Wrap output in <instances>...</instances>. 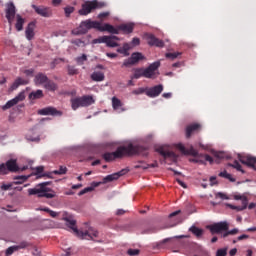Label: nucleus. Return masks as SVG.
Listing matches in <instances>:
<instances>
[{
    "label": "nucleus",
    "mask_w": 256,
    "mask_h": 256,
    "mask_svg": "<svg viewBox=\"0 0 256 256\" xmlns=\"http://www.w3.org/2000/svg\"><path fill=\"white\" fill-rule=\"evenodd\" d=\"M6 166L8 168V171H12V172L26 171V169H29V166H23V167L17 166V160H15V159L8 160L6 162Z\"/></svg>",
    "instance_id": "dca6fc26"
},
{
    "label": "nucleus",
    "mask_w": 256,
    "mask_h": 256,
    "mask_svg": "<svg viewBox=\"0 0 256 256\" xmlns=\"http://www.w3.org/2000/svg\"><path fill=\"white\" fill-rule=\"evenodd\" d=\"M109 12H102L98 15V19H105V17H109Z\"/></svg>",
    "instance_id": "bf43d9fd"
},
{
    "label": "nucleus",
    "mask_w": 256,
    "mask_h": 256,
    "mask_svg": "<svg viewBox=\"0 0 256 256\" xmlns=\"http://www.w3.org/2000/svg\"><path fill=\"white\" fill-rule=\"evenodd\" d=\"M26 138L28 141H39V136L32 137L31 135H27Z\"/></svg>",
    "instance_id": "0e129e2a"
},
{
    "label": "nucleus",
    "mask_w": 256,
    "mask_h": 256,
    "mask_svg": "<svg viewBox=\"0 0 256 256\" xmlns=\"http://www.w3.org/2000/svg\"><path fill=\"white\" fill-rule=\"evenodd\" d=\"M23 25H25V19L21 17V15L16 16V30L17 31H23Z\"/></svg>",
    "instance_id": "2f4dec72"
},
{
    "label": "nucleus",
    "mask_w": 256,
    "mask_h": 256,
    "mask_svg": "<svg viewBox=\"0 0 256 256\" xmlns=\"http://www.w3.org/2000/svg\"><path fill=\"white\" fill-rule=\"evenodd\" d=\"M84 25L86 26V29H97L98 31H107V33H112L113 35H119V32L117 29H115V26L111 24H101L97 21H92L91 19L85 20Z\"/></svg>",
    "instance_id": "39448f33"
},
{
    "label": "nucleus",
    "mask_w": 256,
    "mask_h": 256,
    "mask_svg": "<svg viewBox=\"0 0 256 256\" xmlns=\"http://www.w3.org/2000/svg\"><path fill=\"white\" fill-rule=\"evenodd\" d=\"M143 59H145V56H143L142 53L140 52H135L131 55L130 58L126 59L123 62V67H131V65H136L137 62L139 61H143Z\"/></svg>",
    "instance_id": "9b49d317"
},
{
    "label": "nucleus",
    "mask_w": 256,
    "mask_h": 256,
    "mask_svg": "<svg viewBox=\"0 0 256 256\" xmlns=\"http://www.w3.org/2000/svg\"><path fill=\"white\" fill-rule=\"evenodd\" d=\"M99 7H103V4L97 2V0L88 1L82 4V8L78 11L79 15H89L94 9H99Z\"/></svg>",
    "instance_id": "423d86ee"
},
{
    "label": "nucleus",
    "mask_w": 256,
    "mask_h": 256,
    "mask_svg": "<svg viewBox=\"0 0 256 256\" xmlns=\"http://www.w3.org/2000/svg\"><path fill=\"white\" fill-rule=\"evenodd\" d=\"M17 249H19V246H11L6 250V255H13V253H15V251H17Z\"/></svg>",
    "instance_id": "de8ad7c7"
},
{
    "label": "nucleus",
    "mask_w": 256,
    "mask_h": 256,
    "mask_svg": "<svg viewBox=\"0 0 256 256\" xmlns=\"http://www.w3.org/2000/svg\"><path fill=\"white\" fill-rule=\"evenodd\" d=\"M159 67H161V62H153L149 67L144 69V77L146 79H155L159 75Z\"/></svg>",
    "instance_id": "6e6552de"
},
{
    "label": "nucleus",
    "mask_w": 256,
    "mask_h": 256,
    "mask_svg": "<svg viewBox=\"0 0 256 256\" xmlns=\"http://www.w3.org/2000/svg\"><path fill=\"white\" fill-rule=\"evenodd\" d=\"M32 8L37 13V15H40L41 17H51L53 15V10H51L49 7L37 6L33 4Z\"/></svg>",
    "instance_id": "f8f14e48"
},
{
    "label": "nucleus",
    "mask_w": 256,
    "mask_h": 256,
    "mask_svg": "<svg viewBox=\"0 0 256 256\" xmlns=\"http://www.w3.org/2000/svg\"><path fill=\"white\" fill-rule=\"evenodd\" d=\"M43 97V90H36L29 94L30 99H41Z\"/></svg>",
    "instance_id": "72a5a7b5"
},
{
    "label": "nucleus",
    "mask_w": 256,
    "mask_h": 256,
    "mask_svg": "<svg viewBox=\"0 0 256 256\" xmlns=\"http://www.w3.org/2000/svg\"><path fill=\"white\" fill-rule=\"evenodd\" d=\"M64 221H66V225L72 229L74 235L78 237V239H86L87 241H95L97 237H99V232L89 226L87 223L84 224V226L80 229H77V221H75L73 218L69 217H64Z\"/></svg>",
    "instance_id": "f03ea898"
},
{
    "label": "nucleus",
    "mask_w": 256,
    "mask_h": 256,
    "mask_svg": "<svg viewBox=\"0 0 256 256\" xmlns=\"http://www.w3.org/2000/svg\"><path fill=\"white\" fill-rule=\"evenodd\" d=\"M141 77H145V69L138 68L134 71L132 79H141Z\"/></svg>",
    "instance_id": "473e14b6"
},
{
    "label": "nucleus",
    "mask_w": 256,
    "mask_h": 256,
    "mask_svg": "<svg viewBox=\"0 0 256 256\" xmlns=\"http://www.w3.org/2000/svg\"><path fill=\"white\" fill-rule=\"evenodd\" d=\"M9 173V169L7 168V164L2 163L0 164V174L1 175H7Z\"/></svg>",
    "instance_id": "37998d69"
},
{
    "label": "nucleus",
    "mask_w": 256,
    "mask_h": 256,
    "mask_svg": "<svg viewBox=\"0 0 256 256\" xmlns=\"http://www.w3.org/2000/svg\"><path fill=\"white\" fill-rule=\"evenodd\" d=\"M34 83L36 85H45L47 83V77L44 74H37Z\"/></svg>",
    "instance_id": "7c9ffc66"
},
{
    "label": "nucleus",
    "mask_w": 256,
    "mask_h": 256,
    "mask_svg": "<svg viewBox=\"0 0 256 256\" xmlns=\"http://www.w3.org/2000/svg\"><path fill=\"white\" fill-rule=\"evenodd\" d=\"M112 107L116 113H123V111H126L123 107V102H121L117 97L112 98Z\"/></svg>",
    "instance_id": "aec40b11"
},
{
    "label": "nucleus",
    "mask_w": 256,
    "mask_h": 256,
    "mask_svg": "<svg viewBox=\"0 0 256 256\" xmlns=\"http://www.w3.org/2000/svg\"><path fill=\"white\" fill-rule=\"evenodd\" d=\"M6 19L10 25L13 23V19H15V4L12 2L8 3L6 6Z\"/></svg>",
    "instance_id": "a211bd4d"
},
{
    "label": "nucleus",
    "mask_w": 256,
    "mask_h": 256,
    "mask_svg": "<svg viewBox=\"0 0 256 256\" xmlns=\"http://www.w3.org/2000/svg\"><path fill=\"white\" fill-rule=\"evenodd\" d=\"M139 253H140L139 249L130 248L127 250V255H129V256H137V255H139Z\"/></svg>",
    "instance_id": "a18cd8bd"
},
{
    "label": "nucleus",
    "mask_w": 256,
    "mask_h": 256,
    "mask_svg": "<svg viewBox=\"0 0 256 256\" xmlns=\"http://www.w3.org/2000/svg\"><path fill=\"white\" fill-rule=\"evenodd\" d=\"M72 43H73L74 45H77L78 47H80L81 44H83V41H81V40L78 39V40H73Z\"/></svg>",
    "instance_id": "774afa93"
},
{
    "label": "nucleus",
    "mask_w": 256,
    "mask_h": 256,
    "mask_svg": "<svg viewBox=\"0 0 256 256\" xmlns=\"http://www.w3.org/2000/svg\"><path fill=\"white\" fill-rule=\"evenodd\" d=\"M53 175H66L67 174V168L65 166H60L59 170L52 171Z\"/></svg>",
    "instance_id": "a19ab883"
},
{
    "label": "nucleus",
    "mask_w": 256,
    "mask_h": 256,
    "mask_svg": "<svg viewBox=\"0 0 256 256\" xmlns=\"http://www.w3.org/2000/svg\"><path fill=\"white\" fill-rule=\"evenodd\" d=\"M82 107H89L90 105H93L95 103V98L90 95L82 96Z\"/></svg>",
    "instance_id": "c85d7f7f"
},
{
    "label": "nucleus",
    "mask_w": 256,
    "mask_h": 256,
    "mask_svg": "<svg viewBox=\"0 0 256 256\" xmlns=\"http://www.w3.org/2000/svg\"><path fill=\"white\" fill-rule=\"evenodd\" d=\"M216 256H225V249L218 250Z\"/></svg>",
    "instance_id": "338daca9"
},
{
    "label": "nucleus",
    "mask_w": 256,
    "mask_h": 256,
    "mask_svg": "<svg viewBox=\"0 0 256 256\" xmlns=\"http://www.w3.org/2000/svg\"><path fill=\"white\" fill-rule=\"evenodd\" d=\"M39 115H53V116H61L63 113L61 111L56 110L53 107H46L43 109H40L38 111Z\"/></svg>",
    "instance_id": "6ab92c4d"
},
{
    "label": "nucleus",
    "mask_w": 256,
    "mask_h": 256,
    "mask_svg": "<svg viewBox=\"0 0 256 256\" xmlns=\"http://www.w3.org/2000/svg\"><path fill=\"white\" fill-rule=\"evenodd\" d=\"M189 231H191V233L196 237H201V235H203V230L195 226L190 227Z\"/></svg>",
    "instance_id": "ea45409f"
},
{
    "label": "nucleus",
    "mask_w": 256,
    "mask_h": 256,
    "mask_svg": "<svg viewBox=\"0 0 256 256\" xmlns=\"http://www.w3.org/2000/svg\"><path fill=\"white\" fill-rule=\"evenodd\" d=\"M207 229L215 235V233H223L225 231V222H218L207 226Z\"/></svg>",
    "instance_id": "f3484780"
},
{
    "label": "nucleus",
    "mask_w": 256,
    "mask_h": 256,
    "mask_svg": "<svg viewBox=\"0 0 256 256\" xmlns=\"http://www.w3.org/2000/svg\"><path fill=\"white\" fill-rule=\"evenodd\" d=\"M71 105H72L73 111H77V109H79V107H83V100H82V98L81 97H77V98L71 99Z\"/></svg>",
    "instance_id": "c756f323"
},
{
    "label": "nucleus",
    "mask_w": 256,
    "mask_h": 256,
    "mask_svg": "<svg viewBox=\"0 0 256 256\" xmlns=\"http://www.w3.org/2000/svg\"><path fill=\"white\" fill-rule=\"evenodd\" d=\"M12 185L11 184H2L1 189L2 191H9L11 189Z\"/></svg>",
    "instance_id": "052dcab7"
},
{
    "label": "nucleus",
    "mask_w": 256,
    "mask_h": 256,
    "mask_svg": "<svg viewBox=\"0 0 256 256\" xmlns=\"http://www.w3.org/2000/svg\"><path fill=\"white\" fill-rule=\"evenodd\" d=\"M161 93H163V85L162 84H159L154 87L146 89L147 97H151V98L159 97V95H161Z\"/></svg>",
    "instance_id": "4468645a"
},
{
    "label": "nucleus",
    "mask_w": 256,
    "mask_h": 256,
    "mask_svg": "<svg viewBox=\"0 0 256 256\" xmlns=\"http://www.w3.org/2000/svg\"><path fill=\"white\" fill-rule=\"evenodd\" d=\"M156 151L162 155L165 161H170V163H177V154L169 150L167 146H160L156 149Z\"/></svg>",
    "instance_id": "0eeeda50"
},
{
    "label": "nucleus",
    "mask_w": 256,
    "mask_h": 256,
    "mask_svg": "<svg viewBox=\"0 0 256 256\" xmlns=\"http://www.w3.org/2000/svg\"><path fill=\"white\" fill-rule=\"evenodd\" d=\"M21 101H25V92H20L16 97L7 101L6 104L2 106V111H7V109H11V107H15V105L21 103Z\"/></svg>",
    "instance_id": "9d476101"
},
{
    "label": "nucleus",
    "mask_w": 256,
    "mask_h": 256,
    "mask_svg": "<svg viewBox=\"0 0 256 256\" xmlns=\"http://www.w3.org/2000/svg\"><path fill=\"white\" fill-rule=\"evenodd\" d=\"M225 179H229V181H231L232 183H235V178H233V176H231V174L229 173H225Z\"/></svg>",
    "instance_id": "e2e57ef3"
},
{
    "label": "nucleus",
    "mask_w": 256,
    "mask_h": 256,
    "mask_svg": "<svg viewBox=\"0 0 256 256\" xmlns=\"http://www.w3.org/2000/svg\"><path fill=\"white\" fill-rule=\"evenodd\" d=\"M92 81H96L97 83L101 81H105V73L101 71H95L91 74Z\"/></svg>",
    "instance_id": "cd10ccee"
},
{
    "label": "nucleus",
    "mask_w": 256,
    "mask_h": 256,
    "mask_svg": "<svg viewBox=\"0 0 256 256\" xmlns=\"http://www.w3.org/2000/svg\"><path fill=\"white\" fill-rule=\"evenodd\" d=\"M144 37H145L148 45H150V47H164V45H165L162 40H159L153 34H145Z\"/></svg>",
    "instance_id": "ddd939ff"
},
{
    "label": "nucleus",
    "mask_w": 256,
    "mask_h": 256,
    "mask_svg": "<svg viewBox=\"0 0 256 256\" xmlns=\"http://www.w3.org/2000/svg\"><path fill=\"white\" fill-rule=\"evenodd\" d=\"M36 211H45L46 213H49V215L53 218L57 217V215H59V213L47 208V207H40V208H37Z\"/></svg>",
    "instance_id": "58836bf2"
},
{
    "label": "nucleus",
    "mask_w": 256,
    "mask_h": 256,
    "mask_svg": "<svg viewBox=\"0 0 256 256\" xmlns=\"http://www.w3.org/2000/svg\"><path fill=\"white\" fill-rule=\"evenodd\" d=\"M231 167H233L234 169H236L237 171H241L242 173H245V170H243L241 164L239 163V161H234L233 164H231Z\"/></svg>",
    "instance_id": "79ce46f5"
},
{
    "label": "nucleus",
    "mask_w": 256,
    "mask_h": 256,
    "mask_svg": "<svg viewBox=\"0 0 256 256\" xmlns=\"http://www.w3.org/2000/svg\"><path fill=\"white\" fill-rule=\"evenodd\" d=\"M85 61H87V55H85V54L76 58V63L78 65H83V63H85Z\"/></svg>",
    "instance_id": "c03bdc74"
},
{
    "label": "nucleus",
    "mask_w": 256,
    "mask_h": 256,
    "mask_svg": "<svg viewBox=\"0 0 256 256\" xmlns=\"http://www.w3.org/2000/svg\"><path fill=\"white\" fill-rule=\"evenodd\" d=\"M24 75H26L27 77H33V69L25 70Z\"/></svg>",
    "instance_id": "680f3d73"
},
{
    "label": "nucleus",
    "mask_w": 256,
    "mask_h": 256,
    "mask_svg": "<svg viewBox=\"0 0 256 256\" xmlns=\"http://www.w3.org/2000/svg\"><path fill=\"white\" fill-rule=\"evenodd\" d=\"M77 73H78V71L75 67H73V66L68 67V74L69 75H77Z\"/></svg>",
    "instance_id": "603ef678"
},
{
    "label": "nucleus",
    "mask_w": 256,
    "mask_h": 256,
    "mask_svg": "<svg viewBox=\"0 0 256 256\" xmlns=\"http://www.w3.org/2000/svg\"><path fill=\"white\" fill-rule=\"evenodd\" d=\"M49 182L38 184L35 188L28 189V195H37L38 197H46V199H53L55 193L51 188L47 187Z\"/></svg>",
    "instance_id": "20e7f679"
},
{
    "label": "nucleus",
    "mask_w": 256,
    "mask_h": 256,
    "mask_svg": "<svg viewBox=\"0 0 256 256\" xmlns=\"http://www.w3.org/2000/svg\"><path fill=\"white\" fill-rule=\"evenodd\" d=\"M134 27H135V24L127 23V24H121L118 27H114V28L117 29L118 34H119V31H123V33L129 34V33H133Z\"/></svg>",
    "instance_id": "412c9836"
},
{
    "label": "nucleus",
    "mask_w": 256,
    "mask_h": 256,
    "mask_svg": "<svg viewBox=\"0 0 256 256\" xmlns=\"http://www.w3.org/2000/svg\"><path fill=\"white\" fill-rule=\"evenodd\" d=\"M119 37L117 36H106L105 42L107 47H119Z\"/></svg>",
    "instance_id": "5701e85b"
},
{
    "label": "nucleus",
    "mask_w": 256,
    "mask_h": 256,
    "mask_svg": "<svg viewBox=\"0 0 256 256\" xmlns=\"http://www.w3.org/2000/svg\"><path fill=\"white\" fill-rule=\"evenodd\" d=\"M146 149L143 146H135L128 144L127 146H120L115 152H106L103 155V159L106 161H115V159H121L123 157H131V155H147Z\"/></svg>",
    "instance_id": "f257e3e1"
},
{
    "label": "nucleus",
    "mask_w": 256,
    "mask_h": 256,
    "mask_svg": "<svg viewBox=\"0 0 256 256\" xmlns=\"http://www.w3.org/2000/svg\"><path fill=\"white\" fill-rule=\"evenodd\" d=\"M127 172V169H123L117 173L107 175L106 177L103 178L102 183H111V181H117L119 177H123V175H126Z\"/></svg>",
    "instance_id": "2eb2a0df"
},
{
    "label": "nucleus",
    "mask_w": 256,
    "mask_h": 256,
    "mask_svg": "<svg viewBox=\"0 0 256 256\" xmlns=\"http://www.w3.org/2000/svg\"><path fill=\"white\" fill-rule=\"evenodd\" d=\"M123 50L125 51V55L127 56V55H129V49H131V45H129V44H124L123 45Z\"/></svg>",
    "instance_id": "5fc2aeb1"
},
{
    "label": "nucleus",
    "mask_w": 256,
    "mask_h": 256,
    "mask_svg": "<svg viewBox=\"0 0 256 256\" xmlns=\"http://www.w3.org/2000/svg\"><path fill=\"white\" fill-rule=\"evenodd\" d=\"M199 129H201V125L197 124V123L187 126L186 127V137L187 138L191 137L192 133H195V131H199Z\"/></svg>",
    "instance_id": "a878e982"
},
{
    "label": "nucleus",
    "mask_w": 256,
    "mask_h": 256,
    "mask_svg": "<svg viewBox=\"0 0 256 256\" xmlns=\"http://www.w3.org/2000/svg\"><path fill=\"white\" fill-rule=\"evenodd\" d=\"M181 55L179 52H174V53H166L167 59H177Z\"/></svg>",
    "instance_id": "09e8293b"
},
{
    "label": "nucleus",
    "mask_w": 256,
    "mask_h": 256,
    "mask_svg": "<svg viewBox=\"0 0 256 256\" xmlns=\"http://www.w3.org/2000/svg\"><path fill=\"white\" fill-rule=\"evenodd\" d=\"M214 157H216V159H223V152H215V151H212Z\"/></svg>",
    "instance_id": "864d4df0"
},
{
    "label": "nucleus",
    "mask_w": 256,
    "mask_h": 256,
    "mask_svg": "<svg viewBox=\"0 0 256 256\" xmlns=\"http://www.w3.org/2000/svg\"><path fill=\"white\" fill-rule=\"evenodd\" d=\"M177 149L183 153V155H192V157H195L192 159L194 163H205V161H208V163L213 164V158L207 154H199L193 146H190L189 149L185 148V146L181 143L176 145Z\"/></svg>",
    "instance_id": "7ed1b4c3"
},
{
    "label": "nucleus",
    "mask_w": 256,
    "mask_h": 256,
    "mask_svg": "<svg viewBox=\"0 0 256 256\" xmlns=\"http://www.w3.org/2000/svg\"><path fill=\"white\" fill-rule=\"evenodd\" d=\"M66 17H69L73 11H75V8L72 6H68L64 9Z\"/></svg>",
    "instance_id": "3c124183"
},
{
    "label": "nucleus",
    "mask_w": 256,
    "mask_h": 256,
    "mask_svg": "<svg viewBox=\"0 0 256 256\" xmlns=\"http://www.w3.org/2000/svg\"><path fill=\"white\" fill-rule=\"evenodd\" d=\"M29 83V81L18 77L13 84L10 86V91H15L20 85H27Z\"/></svg>",
    "instance_id": "393cba45"
},
{
    "label": "nucleus",
    "mask_w": 256,
    "mask_h": 256,
    "mask_svg": "<svg viewBox=\"0 0 256 256\" xmlns=\"http://www.w3.org/2000/svg\"><path fill=\"white\" fill-rule=\"evenodd\" d=\"M133 95H142V93H147V89L145 88H138L132 91Z\"/></svg>",
    "instance_id": "8fccbe9b"
},
{
    "label": "nucleus",
    "mask_w": 256,
    "mask_h": 256,
    "mask_svg": "<svg viewBox=\"0 0 256 256\" xmlns=\"http://www.w3.org/2000/svg\"><path fill=\"white\" fill-rule=\"evenodd\" d=\"M239 233V229L234 228L232 230H229V224L225 223V237L228 235H237Z\"/></svg>",
    "instance_id": "f704fd0d"
},
{
    "label": "nucleus",
    "mask_w": 256,
    "mask_h": 256,
    "mask_svg": "<svg viewBox=\"0 0 256 256\" xmlns=\"http://www.w3.org/2000/svg\"><path fill=\"white\" fill-rule=\"evenodd\" d=\"M89 31L87 29V26L85 25V22L82 21L78 28L72 30V35H85Z\"/></svg>",
    "instance_id": "b1692460"
},
{
    "label": "nucleus",
    "mask_w": 256,
    "mask_h": 256,
    "mask_svg": "<svg viewBox=\"0 0 256 256\" xmlns=\"http://www.w3.org/2000/svg\"><path fill=\"white\" fill-rule=\"evenodd\" d=\"M99 185H103V182H92L90 187H86L83 190H81L78 195H85V193H91L95 189V187H99Z\"/></svg>",
    "instance_id": "bb28decb"
},
{
    "label": "nucleus",
    "mask_w": 256,
    "mask_h": 256,
    "mask_svg": "<svg viewBox=\"0 0 256 256\" xmlns=\"http://www.w3.org/2000/svg\"><path fill=\"white\" fill-rule=\"evenodd\" d=\"M242 205L237 206L236 209L238 211H244V209H247V205H249V199H247V196L241 199Z\"/></svg>",
    "instance_id": "4c0bfd02"
},
{
    "label": "nucleus",
    "mask_w": 256,
    "mask_h": 256,
    "mask_svg": "<svg viewBox=\"0 0 256 256\" xmlns=\"http://www.w3.org/2000/svg\"><path fill=\"white\" fill-rule=\"evenodd\" d=\"M44 87L47 89V91H57V84L52 81H46Z\"/></svg>",
    "instance_id": "c9c22d12"
},
{
    "label": "nucleus",
    "mask_w": 256,
    "mask_h": 256,
    "mask_svg": "<svg viewBox=\"0 0 256 256\" xmlns=\"http://www.w3.org/2000/svg\"><path fill=\"white\" fill-rule=\"evenodd\" d=\"M141 43V41L139 40V38H133L131 45L132 47H136V45H139Z\"/></svg>",
    "instance_id": "4d7b16f0"
},
{
    "label": "nucleus",
    "mask_w": 256,
    "mask_h": 256,
    "mask_svg": "<svg viewBox=\"0 0 256 256\" xmlns=\"http://www.w3.org/2000/svg\"><path fill=\"white\" fill-rule=\"evenodd\" d=\"M26 39L31 41L35 37V22H30L25 30Z\"/></svg>",
    "instance_id": "4be33fe9"
},
{
    "label": "nucleus",
    "mask_w": 256,
    "mask_h": 256,
    "mask_svg": "<svg viewBox=\"0 0 256 256\" xmlns=\"http://www.w3.org/2000/svg\"><path fill=\"white\" fill-rule=\"evenodd\" d=\"M238 159L240 163H242L243 165H247V167H251L252 169H254V171H256V157L249 154H238Z\"/></svg>",
    "instance_id": "1a4fd4ad"
},
{
    "label": "nucleus",
    "mask_w": 256,
    "mask_h": 256,
    "mask_svg": "<svg viewBox=\"0 0 256 256\" xmlns=\"http://www.w3.org/2000/svg\"><path fill=\"white\" fill-rule=\"evenodd\" d=\"M216 180H217V178L215 176H211L210 177V185H217Z\"/></svg>",
    "instance_id": "69168bd1"
},
{
    "label": "nucleus",
    "mask_w": 256,
    "mask_h": 256,
    "mask_svg": "<svg viewBox=\"0 0 256 256\" xmlns=\"http://www.w3.org/2000/svg\"><path fill=\"white\" fill-rule=\"evenodd\" d=\"M44 169L45 168L43 166L36 167L35 168V171H36L35 175H41V173H43Z\"/></svg>",
    "instance_id": "6e6d98bb"
},
{
    "label": "nucleus",
    "mask_w": 256,
    "mask_h": 256,
    "mask_svg": "<svg viewBox=\"0 0 256 256\" xmlns=\"http://www.w3.org/2000/svg\"><path fill=\"white\" fill-rule=\"evenodd\" d=\"M105 39H107V36H101L99 38L92 40V44L97 45V43H105Z\"/></svg>",
    "instance_id": "49530a36"
},
{
    "label": "nucleus",
    "mask_w": 256,
    "mask_h": 256,
    "mask_svg": "<svg viewBox=\"0 0 256 256\" xmlns=\"http://www.w3.org/2000/svg\"><path fill=\"white\" fill-rule=\"evenodd\" d=\"M29 177H31V175H28V176H25V175L16 176L14 178L16 180L15 184L16 185H21L22 183H25V181H27Z\"/></svg>",
    "instance_id": "e433bc0d"
},
{
    "label": "nucleus",
    "mask_w": 256,
    "mask_h": 256,
    "mask_svg": "<svg viewBox=\"0 0 256 256\" xmlns=\"http://www.w3.org/2000/svg\"><path fill=\"white\" fill-rule=\"evenodd\" d=\"M150 167H151V168L157 167V162H154V163H152V164H147V165H145V166H142V169H150Z\"/></svg>",
    "instance_id": "13d9d810"
}]
</instances>
